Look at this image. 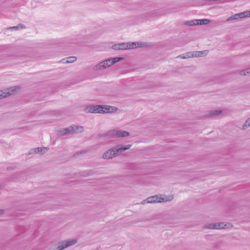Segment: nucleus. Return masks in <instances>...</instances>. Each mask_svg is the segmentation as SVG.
I'll return each instance as SVG.
<instances>
[{
	"label": "nucleus",
	"mask_w": 250,
	"mask_h": 250,
	"mask_svg": "<svg viewBox=\"0 0 250 250\" xmlns=\"http://www.w3.org/2000/svg\"><path fill=\"white\" fill-rule=\"evenodd\" d=\"M15 90L16 89L14 87L0 90V99H2L14 94Z\"/></svg>",
	"instance_id": "1a4fd4ad"
},
{
	"label": "nucleus",
	"mask_w": 250,
	"mask_h": 250,
	"mask_svg": "<svg viewBox=\"0 0 250 250\" xmlns=\"http://www.w3.org/2000/svg\"><path fill=\"white\" fill-rule=\"evenodd\" d=\"M76 60H77V58L76 57L72 56V57H67L65 61H65L64 59L62 60V62L64 63H72V62H75L76 61Z\"/></svg>",
	"instance_id": "dca6fc26"
},
{
	"label": "nucleus",
	"mask_w": 250,
	"mask_h": 250,
	"mask_svg": "<svg viewBox=\"0 0 250 250\" xmlns=\"http://www.w3.org/2000/svg\"><path fill=\"white\" fill-rule=\"evenodd\" d=\"M239 19H240V17H239V15L238 13L228 18L227 20V21H230L232 20H238Z\"/></svg>",
	"instance_id": "b1692460"
},
{
	"label": "nucleus",
	"mask_w": 250,
	"mask_h": 250,
	"mask_svg": "<svg viewBox=\"0 0 250 250\" xmlns=\"http://www.w3.org/2000/svg\"><path fill=\"white\" fill-rule=\"evenodd\" d=\"M113 148H111L103 153L102 158L104 160L112 159L116 157Z\"/></svg>",
	"instance_id": "9d476101"
},
{
	"label": "nucleus",
	"mask_w": 250,
	"mask_h": 250,
	"mask_svg": "<svg viewBox=\"0 0 250 250\" xmlns=\"http://www.w3.org/2000/svg\"><path fill=\"white\" fill-rule=\"evenodd\" d=\"M16 29V26L11 27L7 28V29Z\"/></svg>",
	"instance_id": "c85d7f7f"
},
{
	"label": "nucleus",
	"mask_w": 250,
	"mask_h": 250,
	"mask_svg": "<svg viewBox=\"0 0 250 250\" xmlns=\"http://www.w3.org/2000/svg\"><path fill=\"white\" fill-rule=\"evenodd\" d=\"M36 153H39L40 154H43L48 150V148L46 147H38L36 148Z\"/></svg>",
	"instance_id": "6ab92c4d"
},
{
	"label": "nucleus",
	"mask_w": 250,
	"mask_h": 250,
	"mask_svg": "<svg viewBox=\"0 0 250 250\" xmlns=\"http://www.w3.org/2000/svg\"><path fill=\"white\" fill-rule=\"evenodd\" d=\"M146 203H147V199L145 200H143V201H142L141 203V204L144 205V204H145Z\"/></svg>",
	"instance_id": "bb28decb"
},
{
	"label": "nucleus",
	"mask_w": 250,
	"mask_h": 250,
	"mask_svg": "<svg viewBox=\"0 0 250 250\" xmlns=\"http://www.w3.org/2000/svg\"><path fill=\"white\" fill-rule=\"evenodd\" d=\"M197 25L207 24L210 22V21L208 19L197 20Z\"/></svg>",
	"instance_id": "aec40b11"
},
{
	"label": "nucleus",
	"mask_w": 250,
	"mask_h": 250,
	"mask_svg": "<svg viewBox=\"0 0 250 250\" xmlns=\"http://www.w3.org/2000/svg\"><path fill=\"white\" fill-rule=\"evenodd\" d=\"M233 225L230 223L219 222L216 223V229H228L231 228Z\"/></svg>",
	"instance_id": "9b49d317"
},
{
	"label": "nucleus",
	"mask_w": 250,
	"mask_h": 250,
	"mask_svg": "<svg viewBox=\"0 0 250 250\" xmlns=\"http://www.w3.org/2000/svg\"><path fill=\"white\" fill-rule=\"evenodd\" d=\"M193 58L192 52H188L184 54H181L177 57V58H180L182 59H186Z\"/></svg>",
	"instance_id": "ddd939ff"
},
{
	"label": "nucleus",
	"mask_w": 250,
	"mask_h": 250,
	"mask_svg": "<svg viewBox=\"0 0 250 250\" xmlns=\"http://www.w3.org/2000/svg\"><path fill=\"white\" fill-rule=\"evenodd\" d=\"M198 23L197 20H192L187 21L185 22L184 24L189 26H194L197 25Z\"/></svg>",
	"instance_id": "a211bd4d"
},
{
	"label": "nucleus",
	"mask_w": 250,
	"mask_h": 250,
	"mask_svg": "<svg viewBox=\"0 0 250 250\" xmlns=\"http://www.w3.org/2000/svg\"><path fill=\"white\" fill-rule=\"evenodd\" d=\"M144 45V43L143 42H123L121 43L116 44L112 45V48L116 50H123L126 49L136 48L139 47H142Z\"/></svg>",
	"instance_id": "f03ea898"
},
{
	"label": "nucleus",
	"mask_w": 250,
	"mask_h": 250,
	"mask_svg": "<svg viewBox=\"0 0 250 250\" xmlns=\"http://www.w3.org/2000/svg\"><path fill=\"white\" fill-rule=\"evenodd\" d=\"M111 66V62L109 59L98 63L94 67L93 69L95 71H99L105 69Z\"/></svg>",
	"instance_id": "423d86ee"
},
{
	"label": "nucleus",
	"mask_w": 250,
	"mask_h": 250,
	"mask_svg": "<svg viewBox=\"0 0 250 250\" xmlns=\"http://www.w3.org/2000/svg\"><path fill=\"white\" fill-rule=\"evenodd\" d=\"M4 211L3 209H0V215L4 214Z\"/></svg>",
	"instance_id": "cd10ccee"
},
{
	"label": "nucleus",
	"mask_w": 250,
	"mask_h": 250,
	"mask_svg": "<svg viewBox=\"0 0 250 250\" xmlns=\"http://www.w3.org/2000/svg\"><path fill=\"white\" fill-rule=\"evenodd\" d=\"M129 135V133L128 131L115 129L110 130L105 133V136L107 138H122L127 137Z\"/></svg>",
	"instance_id": "20e7f679"
},
{
	"label": "nucleus",
	"mask_w": 250,
	"mask_h": 250,
	"mask_svg": "<svg viewBox=\"0 0 250 250\" xmlns=\"http://www.w3.org/2000/svg\"><path fill=\"white\" fill-rule=\"evenodd\" d=\"M222 113L221 110H213L208 112V115L210 117H214L220 115Z\"/></svg>",
	"instance_id": "2eb2a0df"
},
{
	"label": "nucleus",
	"mask_w": 250,
	"mask_h": 250,
	"mask_svg": "<svg viewBox=\"0 0 250 250\" xmlns=\"http://www.w3.org/2000/svg\"><path fill=\"white\" fill-rule=\"evenodd\" d=\"M204 228L216 229V223L206 225L204 227Z\"/></svg>",
	"instance_id": "4be33fe9"
},
{
	"label": "nucleus",
	"mask_w": 250,
	"mask_h": 250,
	"mask_svg": "<svg viewBox=\"0 0 250 250\" xmlns=\"http://www.w3.org/2000/svg\"><path fill=\"white\" fill-rule=\"evenodd\" d=\"M36 153V148H35L31 149V150H30V151L29 152V154H33V153Z\"/></svg>",
	"instance_id": "a878e982"
},
{
	"label": "nucleus",
	"mask_w": 250,
	"mask_h": 250,
	"mask_svg": "<svg viewBox=\"0 0 250 250\" xmlns=\"http://www.w3.org/2000/svg\"><path fill=\"white\" fill-rule=\"evenodd\" d=\"M173 196L172 195H156L149 197L147 198V203H156L167 202L172 201L173 199Z\"/></svg>",
	"instance_id": "7ed1b4c3"
},
{
	"label": "nucleus",
	"mask_w": 250,
	"mask_h": 250,
	"mask_svg": "<svg viewBox=\"0 0 250 250\" xmlns=\"http://www.w3.org/2000/svg\"><path fill=\"white\" fill-rule=\"evenodd\" d=\"M117 110L118 108L116 107L108 105H90L86 106L84 109L86 113L101 114L113 113Z\"/></svg>",
	"instance_id": "f257e3e1"
},
{
	"label": "nucleus",
	"mask_w": 250,
	"mask_h": 250,
	"mask_svg": "<svg viewBox=\"0 0 250 250\" xmlns=\"http://www.w3.org/2000/svg\"><path fill=\"white\" fill-rule=\"evenodd\" d=\"M250 126V117L245 122L244 125L242 126V129L245 130L248 127Z\"/></svg>",
	"instance_id": "5701e85b"
},
{
	"label": "nucleus",
	"mask_w": 250,
	"mask_h": 250,
	"mask_svg": "<svg viewBox=\"0 0 250 250\" xmlns=\"http://www.w3.org/2000/svg\"><path fill=\"white\" fill-rule=\"evenodd\" d=\"M131 147V145H127L125 146H117L114 147H112L114 152L115 153V156H118L120 155V153L125 151L126 150H128L130 149Z\"/></svg>",
	"instance_id": "6e6552de"
},
{
	"label": "nucleus",
	"mask_w": 250,
	"mask_h": 250,
	"mask_svg": "<svg viewBox=\"0 0 250 250\" xmlns=\"http://www.w3.org/2000/svg\"><path fill=\"white\" fill-rule=\"evenodd\" d=\"M192 52L193 54V58L203 57L207 56L208 53V51L207 50Z\"/></svg>",
	"instance_id": "f8f14e48"
},
{
	"label": "nucleus",
	"mask_w": 250,
	"mask_h": 250,
	"mask_svg": "<svg viewBox=\"0 0 250 250\" xmlns=\"http://www.w3.org/2000/svg\"><path fill=\"white\" fill-rule=\"evenodd\" d=\"M78 242L76 238L66 239L59 242L55 249L52 250H63L70 246H73Z\"/></svg>",
	"instance_id": "39448f33"
},
{
	"label": "nucleus",
	"mask_w": 250,
	"mask_h": 250,
	"mask_svg": "<svg viewBox=\"0 0 250 250\" xmlns=\"http://www.w3.org/2000/svg\"><path fill=\"white\" fill-rule=\"evenodd\" d=\"M240 19L250 17V11H246L239 13Z\"/></svg>",
	"instance_id": "f3484780"
},
{
	"label": "nucleus",
	"mask_w": 250,
	"mask_h": 250,
	"mask_svg": "<svg viewBox=\"0 0 250 250\" xmlns=\"http://www.w3.org/2000/svg\"><path fill=\"white\" fill-rule=\"evenodd\" d=\"M110 62H111V65L114 64L115 63L119 62L123 60V58L121 57H115L113 58L109 59Z\"/></svg>",
	"instance_id": "412c9836"
},
{
	"label": "nucleus",
	"mask_w": 250,
	"mask_h": 250,
	"mask_svg": "<svg viewBox=\"0 0 250 250\" xmlns=\"http://www.w3.org/2000/svg\"><path fill=\"white\" fill-rule=\"evenodd\" d=\"M239 74L240 75L242 76H250V68L239 70Z\"/></svg>",
	"instance_id": "4468645a"
},
{
	"label": "nucleus",
	"mask_w": 250,
	"mask_h": 250,
	"mask_svg": "<svg viewBox=\"0 0 250 250\" xmlns=\"http://www.w3.org/2000/svg\"><path fill=\"white\" fill-rule=\"evenodd\" d=\"M26 28L25 26L21 23L17 25V30L23 29Z\"/></svg>",
	"instance_id": "393cba45"
},
{
	"label": "nucleus",
	"mask_w": 250,
	"mask_h": 250,
	"mask_svg": "<svg viewBox=\"0 0 250 250\" xmlns=\"http://www.w3.org/2000/svg\"><path fill=\"white\" fill-rule=\"evenodd\" d=\"M83 131V128L82 126L72 125L63 129V134L67 133H77Z\"/></svg>",
	"instance_id": "0eeeda50"
}]
</instances>
